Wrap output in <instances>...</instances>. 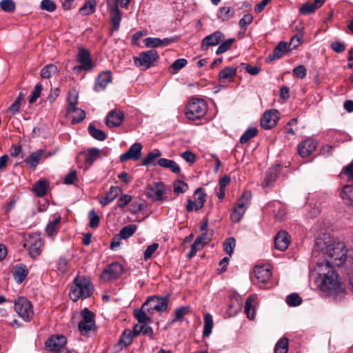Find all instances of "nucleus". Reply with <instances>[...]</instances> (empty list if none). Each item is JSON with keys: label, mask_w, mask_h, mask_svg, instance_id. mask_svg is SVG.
<instances>
[{"label": "nucleus", "mask_w": 353, "mask_h": 353, "mask_svg": "<svg viewBox=\"0 0 353 353\" xmlns=\"http://www.w3.org/2000/svg\"><path fill=\"white\" fill-rule=\"evenodd\" d=\"M316 271V282L320 290L336 301L341 300L345 296L346 291L344 283L334 267L330 265L329 262H318Z\"/></svg>", "instance_id": "nucleus-1"}, {"label": "nucleus", "mask_w": 353, "mask_h": 353, "mask_svg": "<svg viewBox=\"0 0 353 353\" xmlns=\"http://www.w3.org/2000/svg\"><path fill=\"white\" fill-rule=\"evenodd\" d=\"M312 254L315 256L322 255L325 259L324 263H330V265L339 266L347 257V250L344 243L336 241L330 236L318 239L315 243Z\"/></svg>", "instance_id": "nucleus-2"}, {"label": "nucleus", "mask_w": 353, "mask_h": 353, "mask_svg": "<svg viewBox=\"0 0 353 353\" xmlns=\"http://www.w3.org/2000/svg\"><path fill=\"white\" fill-rule=\"evenodd\" d=\"M93 291V286L90 281L84 276H77L71 287L70 296L73 301L79 299H86Z\"/></svg>", "instance_id": "nucleus-3"}, {"label": "nucleus", "mask_w": 353, "mask_h": 353, "mask_svg": "<svg viewBox=\"0 0 353 353\" xmlns=\"http://www.w3.org/2000/svg\"><path fill=\"white\" fill-rule=\"evenodd\" d=\"M208 111L207 103L201 99L193 98L186 105L185 114L190 120L203 117Z\"/></svg>", "instance_id": "nucleus-4"}, {"label": "nucleus", "mask_w": 353, "mask_h": 353, "mask_svg": "<svg viewBox=\"0 0 353 353\" xmlns=\"http://www.w3.org/2000/svg\"><path fill=\"white\" fill-rule=\"evenodd\" d=\"M251 196V192L245 191L239 199L230 214V219L232 222L238 223L242 219L250 204Z\"/></svg>", "instance_id": "nucleus-5"}, {"label": "nucleus", "mask_w": 353, "mask_h": 353, "mask_svg": "<svg viewBox=\"0 0 353 353\" xmlns=\"http://www.w3.org/2000/svg\"><path fill=\"white\" fill-rule=\"evenodd\" d=\"M14 310L26 321H30L34 316L32 305L25 297H19L15 300Z\"/></svg>", "instance_id": "nucleus-6"}, {"label": "nucleus", "mask_w": 353, "mask_h": 353, "mask_svg": "<svg viewBox=\"0 0 353 353\" xmlns=\"http://www.w3.org/2000/svg\"><path fill=\"white\" fill-rule=\"evenodd\" d=\"M159 58V54L155 50H150L139 54V57H134V63L137 67L142 70H147L154 65V63Z\"/></svg>", "instance_id": "nucleus-7"}, {"label": "nucleus", "mask_w": 353, "mask_h": 353, "mask_svg": "<svg viewBox=\"0 0 353 353\" xmlns=\"http://www.w3.org/2000/svg\"><path fill=\"white\" fill-rule=\"evenodd\" d=\"M168 297H158L152 296L148 299V300L143 305V308L146 307L148 313L152 314L154 311L162 312H165L168 308Z\"/></svg>", "instance_id": "nucleus-8"}, {"label": "nucleus", "mask_w": 353, "mask_h": 353, "mask_svg": "<svg viewBox=\"0 0 353 353\" xmlns=\"http://www.w3.org/2000/svg\"><path fill=\"white\" fill-rule=\"evenodd\" d=\"M43 244V240L40 234H32L29 236V239L27 243L24 244V247L28 246L31 257L37 258L41 254Z\"/></svg>", "instance_id": "nucleus-9"}, {"label": "nucleus", "mask_w": 353, "mask_h": 353, "mask_svg": "<svg viewBox=\"0 0 353 353\" xmlns=\"http://www.w3.org/2000/svg\"><path fill=\"white\" fill-rule=\"evenodd\" d=\"M81 315L82 320L79 323V329L83 335H85L95 327L94 314L88 308H84Z\"/></svg>", "instance_id": "nucleus-10"}, {"label": "nucleus", "mask_w": 353, "mask_h": 353, "mask_svg": "<svg viewBox=\"0 0 353 353\" xmlns=\"http://www.w3.org/2000/svg\"><path fill=\"white\" fill-rule=\"evenodd\" d=\"M77 61L79 65L73 68L74 72H79L82 70L89 71L92 70L94 66L90 57V53L85 48H79L77 54Z\"/></svg>", "instance_id": "nucleus-11"}, {"label": "nucleus", "mask_w": 353, "mask_h": 353, "mask_svg": "<svg viewBox=\"0 0 353 353\" xmlns=\"http://www.w3.org/2000/svg\"><path fill=\"white\" fill-rule=\"evenodd\" d=\"M123 272V266L119 263H112L108 265L102 272L101 278L105 281H109L118 278Z\"/></svg>", "instance_id": "nucleus-12"}, {"label": "nucleus", "mask_w": 353, "mask_h": 353, "mask_svg": "<svg viewBox=\"0 0 353 353\" xmlns=\"http://www.w3.org/2000/svg\"><path fill=\"white\" fill-rule=\"evenodd\" d=\"M279 119V112L272 109L265 112L261 119V125L263 129L270 130L274 127Z\"/></svg>", "instance_id": "nucleus-13"}, {"label": "nucleus", "mask_w": 353, "mask_h": 353, "mask_svg": "<svg viewBox=\"0 0 353 353\" xmlns=\"http://www.w3.org/2000/svg\"><path fill=\"white\" fill-rule=\"evenodd\" d=\"M66 343L67 340L63 335H54L48 339L46 342V345L51 352H59L67 350Z\"/></svg>", "instance_id": "nucleus-14"}, {"label": "nucleus", "mask_w": 353, "mask_h": 353, "mask_svg": "<svg viewBox=\"0 0 353 353\" xmlns=\"http://www.w3.org/2000/svg\"><path fill=\"white\" fill-rule=\"evenodd\" d=\"M224 39V34L221 31H216L203 39L201 49L203 51H206L210 47L219 45Z\"/></svg>", "instance_id": "nucleus-15"}, {"label": "nucleus", "mask_w": 353, "mask_h": 353, "mask_svg": "<svg viewBox=\"0 0 353 353\" xmlns=\"http://www.w3.org/2000/svg\"><path fill=\"white\" fill-rule=\"evenodd\" d=\"M317 143L312 139H307L302 141L298 148L299 154L302 157H309L316 148Z\"/></svg>", "instance_id": "nucleus-16"}, {"label": "nucleus", "mask_w": 353, "mask_h": 353, "mask_svg": "<svg viewBox=\"0 0 353 353\" xmlns=\"http://www.w3.org/2000/svg\"><path fill=\"white\" fill-rule=\"evenodd\" d=\"M253 272L258 282L262 284L266 283L272 276L271 269L269 265L256 266Z\"/></svg>", "instance_id": "nucleus-17"}, {"label": "nucleus", "mask_w": 353, "mask_h": 353, "mask_svg": "<svg viewBox=\"0 0 353 353\" xmlns=\"http://www.w3.org/2000/svg\"><path fill=\"white\" fill-rule=\"evenodd\" d=\"M141 149L142 145L140 143H134L126 152L121 155L120 161L125 162L131 159H139L141 154Z\"/></svg>", "instance_id": "nucleus-18"}, {"label": "nucleus", "mask_w": 353, "mask_h": 353, "mask_svg": "<svg viewBox=\"0 0 353 353\" xmlns=\"http://www.w3.org/2000/svg\"><path fill=\"white\" fill-rule=\"evenodd\" d=\"M124 119V114L121 111L113 110L110 111L105 119V123L109 128H114L120 125Z\"/></svg>", "instance_id": "nucleus-19"}, {"label": "nucleus", "mask_w": 353, "mask_h": 353, "mask_svg": "<svg viewBox=\"0 0 353 353\" xmlns=\"http://www.w3.org/2000/svg\"><path fill=\"white\" fill-rule=\"evenodd\" d=\"M290 243V236L289 234L283 230L277 233L274 238V245L276 249L284 251L285 250Z\"/></svg>", "instance_id": "nucleus-20"}, {"label": "nucleus", "mask_w": 353, "mask_h": 353, "mask_svg": "<svg viewBox=\"0 0 353 353\" xmlns=\"http://www.w3.org/2000/svg\"><path fill=\"white\" fill-rule=\"evenodd\" d=\"M101 150L98 148H90L86 152H80L77 157V161H79L81 157H83L85 163L91 165L94 161L101 157Z\"/></svg>", "instance_id": "nucleus-21"}, {"label": "nucleus", "mask_w": 353, "mask_h": 353, "mask_svg": "<svg viewBox=\"0 0 353 353\" xmlns=\"http://www.w3.org/2000/svg\"><path fill=\"white\" fill-rule=\"evenodd\" d=\"M111 80L112 75L110 72L106 71L101 73L96 79L94 90L97 92L103 90Z\"/></svg>", "instance_id": "nucleus-22"}, {"label": "nucleus", "mask_w": 353, "mask_h": 353, "mask_svg": "<svg viewBox=\"0 0 353 353\" xmlns=\"http://www.w3.org/2000/svg\"><path fill=\"white\" fill-rule=\"evenodd\" d=\"M164 193V188L158 185L149 186L146 190V196L153 201L161 200Z\"/></svg>", "instance_id": "nucleus-23"}, {"label": "nucleus", "mask_w": 353, "mask_h": 353, "mask_svg": "<svg viewBox=\"0 0 353 353\" xmlns=\"http://www.w3.org/2000/svg\"><path fill=\"white\" fill-rule=\"evenodd\" d=\"M12 272L14 279L17 283H21L28 274L27 267L23 264L17 265Z\"/></svg>", "instance_id": "nucleus-24"}, {"label": "nucleus", "mask_w": 353, "mask_h": 353, "mask_svg": "<svg viewBox=\"0 0 353 353\" xmlns=\"http://www.w3.org/2000/svg\"><path fill=\"white\" fill-rule=\"evenodd\" d=\"M110 20L112 24V31H117L120 26L121 14L117 5H114L110 9Z\"/></svg>", "instance_id": "nucleus-25"}, {"label": "nucleus", "mask_w": 353, "mask_h": 353, "mask_svg": "<svg viewBox=\"0 0 353 353\" xmlns=\"http://www.w3.org/2000/svg\"><path fill=\"white\" fill-rule=\"evenodd\" d=\"M45 154V150L43 149L38 150L32 152L25 161L30 166L32 170H34L39 164V161Z\"/></svg>", "instance_id": "nucleus-26"}, {"label": "nucleus", "mask_w": 353, "mask_h": 353, "mask_svg": "<svg viewBox=\"0 0 353 353\" xmlns=\"http://www.w3.org/2000/svg\"><path fill=\"white\" fill-rule=\"evenodd\" d=\"M61 216L56 215L52 220L49 221L46 228V232L48 236H52L57 234L61 222Z\"/></svg>", "instance_id": "nucleus-27"}, {"label": "nucleus", "mask_w": 353, "mask_h": 353, "mask_svg": "<svg viewBox=\"0 0 353 353\" xmlns=\"http://www.w3.org/2000/svg\"><path fill=\"white\" fill-rule=\"evenodd\" d=\"M158 164L162 168L170 169L174 174H179L181 172L179 165L173 160L161 158L159 159Z\"/></svg>", "instance_id": "nucleus-28"}, {"label": "nucleus", "mask_w": 353, "mask_h": 353, "mask_svg": "<svg viewBox=\"0 0 353 353\" xmlns=\"http://www.w3.org/2000/svg\"><path fill=\"white\" fill-rule=\"evenodd\" d=\"M287 47L288 43L286 42H279L273 50L272 54L269 55V58L271 60L280 59L284 54V53L288 51Z\"/></svg>", "instance_id": "nucleus-29"}, {"label": "nucleus", "mask_w": 353, "mask_h": 353, "mask_svg": "<svg viewBox=\"0 0 353 353\" xmlns=\"http://www.w3.org/2000/svg\"><path fill=\"white\" fill-rule=\"evenodd\" d=\"M195 210L201 209L205 202L206 194L202 188H198L194 193Z\"/></svg>", "instance_id": "nucleus-30"}, {"label": "nucleus", "mask_w": 353, "mask_h": 353, "mask_svg": "<svg viewBox=\"0 0 353 353\" xmlns=\"http://www.w3.org/2000/svg\"><path fill=\"white\" fill-rule=\"evenodd\" d=\"M48 182L46 179H40L33 187L34 192L39 196L42 197L46 195L48 187Z\"/></svg>", "instance_id": "nucleus-31"}, {"label": "nucleus", "mask_w": 353, "mask_h": 353, "mask_svg": "<svg viewBox=\"0 0 353 353\" xmlns=\"http://www.w3.org/2000/svg\"><path fill=\"white\" fill-rule=\"evenodd\" d=\"M190 311L189 306H184L176 309L174 312V317L170 320L168 325H171L177 321H181L183 319V317L188 314Z\"/></svg>", "instance_id": "nucleus-32"}, {"label": "nucleus", "mask_w": 353, "mask_h": 353, "mask_svg": "<svg viewBox=\"0 0 353 353\" xmlns=\"http://www.w3.org/2000/svg\"><path fill=\"white\" fill-rule=\"evenodd\" d=\"M213 319L210 314H205L204 316V327L203 332V337H208L212 333L213 328Z\"/></svg>", "instance_id": "nucleus-33"}, {"label": "nucleus", "mask_w": 353, "mask_h": 353, "mask_svg": "<svg viewBox=\"0 0 353 353\" xmlns=\"http://www.w3.org/2000/svg\"><path fill=\"white\" fill-rule=\"evenodd\" d=\"M236 74V68L233 67H226L219 72V77L221 82H225L226 79H229L234 77Z\"/></svg>", "instance_id": "nucleus-34"}, {"label": "nucleus", "mask_w": 353, "mask_h": 353, "mask_svg": "<svg viewBox=\"0 0 353 353\" xmlns=\"http://www.w3.org/2000/svg\"><path fill=\"white\" fill-rule=\"evenodd\" d=\"M254 299L253 297H248L245 303V312L248 319H254L255 316V310L254 308Z\"/></svg>", "instance_id": "nucleus-35"}, {"label": "nucleus", "mask_w": 353, "mask_h": 353, "mask_svg": "<svg viewBox=\"0 0 353 353\" xmlns=\"http://www.w3.org/2000/svg\"><path fill=\"white\" fill-rule=\"evenodd\" d=\"M146 307H141V310L134 311V316L138 322L141 324L148 323L151 322V318L146 314Z\"/></svg>", "instance_id": "nucleus-36"}, {"label": "nucleus", "mask_w": 353, "mask_h": 353, "mask_svg": "<svg viewBox=\"0 0 353 353\" xmlns=\"http://www.w3.org/2000/svg\"><path fill=\"white\" fill-rule=\"evenodd\" d=\"M95 0H89L80 8L79 12L83 15H90L95 12Z\"/></svg>", "instance_id": "nucleus-37"}, {"label": "nucleus", "mask_w": 353, "mask_h": 353, "mask_svg": "<svg viewBox=\"0 0 353 353\" xmlns=\"http://www.w3.org/2000/svg\"><path fill=\"white\" fill-rule=\"evenodd\" d=\"M341 196L350 205H353V186L345 185L341 193Z\"/></svg>", "instance_id": "nucleus-38"}, {"label": "nucleus", "mask_w": 353, "mask_h": 353, "mask_svg": "<svg viewBox=\"0 0 353 353\" xmlns=\"http://www.w3.org/2000/svg\"><path fill=\"white\" fill-rule=\"evenodd\" d=\"M88 131L90 134L97 140L103 141L106 138V135L103 131L96 128L92 124L89 125Z\"/></svg>", "instance_id": "nucleus-39"}, {"label": "nucleus", "mask_w": 353, "mask_h": 353, "mask_svg": "<svg viewBox=\"0 0 353 353\" xmlns=\"http://www.w3.org/2000/svg\"><path fill=\"white\" fill-rule=\"evenodd\" d=\"M78 101V95L75 90H70L68 95V114H70L71 110H74L75 105Z\"/></svg>", "instance_id": "nucleus-40"}, {"label": "nucleus", "mask_w": 353, "mask_h": 353, "mask_svg": "<svg viewBox=\"0 0 353 353\" xmlns=\"http://www.w3.org/2000/svg\"><path fill=\"white\" fill-rule=\"evenodd\" d=\"M233 12L230 7H221L219 8L217 17L222 21H228L233 17Z\"/></svg>", "instance_id": "nucleus-41"}, {"label": "nucleus", "mask_w": 353, "mask_h": 353, "mask_svg": "<svg viewBox=\"0 0 353 353\" xmlns=\"http://www.w3.org/2000/svg\"><path fill=\"white\" fill-rule=\"evenodd\" d=\"M137 226L134 224H130L123 228L120 232L119 236L122 239H126L131 236L136 231Z\"/></svg>", "instance_id": "nucleus-42"}, {"label": "nucleus", "mask_w": 353, "mask_h": 353, "mask_svg": "<svg viewBox=\"0 0 353 353\" xmlns=\"http://www.w3.org/2000/svg\"><path fill=\"white\" fill-rule=\"evenodd\" d=\"M288 351V339L282 338L276 344L274 353H287Z\"/></svg>", "instance_id": "nucleus-43"}, {"label": "nucleus", "mask_w": 353, "mask_h": 353, "mask_svg": "<svg viewBox=\"0 0 353 353\" xmlns=\"http://www.w3.org/2000/svg\"><path fill=\"white\" fill-rule=\"evenodd\" d=\"M70 114H74L72 117V123L73 124L82 121L85 117V113L84 110L74 108V110H71Z\"/></svg>", "instance_id": "nucleus-44"}, {"label": "nucleus", "mask_w": 353, "mask_h": 353, "mask_svg": "<svg viewBox=\"0 0 353 353\" xmlns=\"http://www.w3.org/2000/svg\"><path fill=\"white\" fill-rule=\"evenodd\" d=\"M234 39H228L227 40H223L221 41L219 44V46L216 50V54H221L226 51H228L232 46V43H234Z\"/></svg>", "instance_id": "nucleus-45"}, {"label": "nucleus", "mask_w": 353, "mask_h": 353, "mask_svg": "<svg viewBox=\"0 0 353 353\" xmlns=\"http://www.w3.org/2000/svg\"><path fill=\"white\" fill-rule=\"evenodd\" d=\"M134 336H135L130 330H125L119 340V343L127 346L132 343Z\"/></svg>", "instance_id": "nucleus-46"}, {"label": "nucleus", "mask_w": 353, "mask_h": 353, "mask_svg": "<svg viewBox=\"0 0 353 353\" xmlns=\"http://www.w3.org/2000/svg\"><path fill=\"white\" fill-rule=\"evenodd\" d=\"M57 72V66L53 64L46 65L41 71V77L42 78L48 79Z\"/></svg>", "instance_id": "nucleus-47"}, {"label": "nucleus", "mask_w": 353, "mask_h": 353, "mask_svg": "<svg viewBox=\"0 0 353 353\" xmlns=\"http://www.w3.org/2000/svg\"><path fill=\"white\" fill-rule=\"evenodd\" d=\"M235 245H236V241H235L234 238H233V237L228 238L223 243L224 251L226 253H228L230 256H231L234 252V249L235 248Z\"/></svg>", "instance_id": "nucleus-48"}, {"label": "nucleus", "mask_w": 353, "mask_h": 353, "mask_svg": "<svg viewBox=\"0 0 353 353\" xmlns=\"http://www.w3.org/2000/svg\"><path fill=\"white\" fill-rule=\"evenodd\" d=\"M174 193L179 194L185 192L188 188V185L186 183L181 180H176L174 182Z\"/></svg>", "instance_id": "nucleus-49"}, {"label": "nucleus", "mask_w": 353, "mask_h": 353, "mask_svg": "<svg viewBox=\"0 0 353 353\" xmlns=\"http://www.w3.org/2000/svg\"><path fill=\"white\" fill-rule=\"evenodd\" d=\"M0 8L5 12H12L15 10V3L12 0H1Z\"/></svg>", "instance_id": "nucleus-50"}, {"label": "nucleus", "mask_w": 353, "mask_h": 353, "mask_svg": "<svg viewBox=\"0 0 353 353\" xmlns=\"http://www.w3.org/2000/svg\"><path fill=\"white\" fill-rule=\"evenodd\" d=\"M286 302L290 306L295 307L301 303L302 299L298 294L293 293L287 296Z\"/></svg>", "instance_id": "nucleus-51"}, {"label": "nucleus", "mask_w": 353, "mask_h": 353, "mask_svg": "<svg viewBox=\"0 0 353 353\" xmlns=\"http://www.w3.org/2000/svg\"><path fill=\"white\" fill-rule=\"evenodd\" d=\"M161 155V153L159 150H154L152 152H150L147 156L145 157L142 164L143 165H147L152 163L156 159L159 157Z\"/></svg>", "instance_id": "nucleus-52"}, {"label": "nucleus", "mask_w": 353, "mask_h": 353, "mask_svg": "<svg viewBox=\"0 0 353 353\" xmlns=\"http://www.w3.org/2000/svg\"><path fill=\"white\" fill-rule=\"evenodd\" d=\"M257 133V130L255 128L248 129L241 137L240 142L241 143H247L250 139L253 138Z\"/></svg>", "instance_id": "nucleus-53"}, {"label": "nucleus", "mask_w": 353, "mask_h": 353, "mask_svg": "<svg viewBox=\"0 0 353 353\" xmlns=\"http://www.w3.org/2000/svg\"><path fill=\"white\" fill-rule=\"evenodd\" d=\"M240 67L245 70L248 73L251 75H256L261 71V68L259 66H252L247 63H241Z\"/></svg>", "instance_id": "nucleus-54"}, {"label": "nucleus", "mask_w": 353, "mask_h": 353, "mask_svg": "<svg viewBox=\"0 0 353 353\" xmlns=\"http://www.w3.org/2000/svg\"><path fill=\"white\" fill-rule=\"evenodd\" d=\"M317 7L312 2H307L301 6L300 12L303 14H308L313 13Z\"/></svg>", "instance_id": "nucleus-55"}, {"label": "nucleus", "mask_w": 353, "mask_h": 353, "mask_svg": "<svg viewBox=\"0 0 353 353\" xmlns=\"http://www.w3.org/2000/svg\"><path fill=\"white\" fill-rule=\"evenodd\" d=\"M88 218L90 220L89 225L91 228H95L99 226L100 219L94 210H92L89 212Z\"/></svg>", "instance_id": "nucleus-56"}, {"label": "nucleus", "mask_w": 353, "mask_h": 353, "mask_svg": "<svg viewBox=\"0 0 353 353\" xmlns=\"http://www.w3.org/2000/svg\"><path fill=\"white\" fill-rule=\"evenodd\" d=\"M159 245L157 243H154L152 245H150L147 247L145 251L144 252V259L145 261L148 260L152 256V254L156 252L158 249Z\"/></svg>", "instance_id": "nucleus-57"}, {"label": "nucleus", "mask_w": 353, "mask_h": 353, "mask_svg": "<svg viewBox=\"0 0 353 353\" xmlns=\"http://www.w3.org/2000/svg\"><path fill=\"white\" fill-rule=\"evenodd\" d=\"M121 193V189L117 186L110 188L106 196L109 201H114Z\"/></svg>", "instance_id": "nucleus-58"}, {"label": "nucleus", "mask_w": 353, "mask_h": 353, "mask_svg": "<svg viewBox=\"0 0 353 353\" xmlns=\"http://www.w3.org/2000/svg\"><path fill=\"white\" fill-rule=\"evenodd\" d=\"M188 61L185 59H179L174 61L171 65V68L174 70V73L178 72L181 69L185 67Z\"/></svg>", "instance_id": "nucleus-59"}, {"label": "nucleus", "mask_w": 353, "mask_h": 353, "mask_svg": "<svg viewBox=\"0 0 353 353\" xmlns=\"http://www.w3.org/2000/svg\"><path fill=\"white\" fill-rule=\"evenodd\" d=\"M293 74L299 79H303L306 77L307 70L304 65H299L293 69Z\"/></svg>", "instance_id": "nucleus-60"}, {"label": "nucleus", "mask_w": 353, "mask_h": 353, "mask_svg": "<svg viewBox=\"0 0 353 353\" xmlns=\"http://www.w3.org/2000/svg\"><path fill=\"white\" fill-rule=\"evenodd\" d=\"M145 46L147 48H157L160 46V39L154 37H148L144 39Z\"/></svg>", "instance_id": "nucleus-61"}, {"label": "nucleus", "mask_w": 353, "mask_h": 353, "mask_svg": "<svg viewBox=\"0 0 353 353\" xmlns=\"http://www.w3.org/2000/svg\"><path fill=\"white\" fill-rule=\"evenodd\" d=\"M41 8L51 12L56 9V5L51 0H43L41 3Z\"/></svg>", "instance_id": "nucleus-62"}, {"label": "nucleus", "mask_w": 353, "mask_h": 353, "mask_svg": "<svg viewBox=\"0 0 353 353\" xmlns=\"http://www.w3.org/2000/svg\"><path fill=\"white\" fill-rule=\"evenodd\" d=\"M41 90H42L41 84H39V83L37 84L32 95L30 96V97L29 99L30 103H33L34 102H35L37 101V99L40 97Z\"/></svg>", "instance_id": "nucleus-63"}, {"label": "nucleus", "mask_w": 353, "mask_h": 353, "mask_svg": "<svg viewBox=\"0 0 353 353\" xmlns=\"http://www.w3.org/2000/svg\"><path fill=\"white\" fill-rule=\"evenodd\" d=\"M253 17L251 14H246L239 21V26L241 28L245 29L247 26L252 23Z\"/></svg>", "instance_id": "nucleus-64"}]
</instances>
